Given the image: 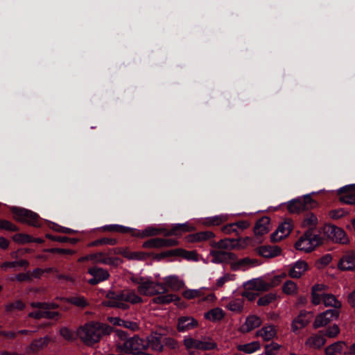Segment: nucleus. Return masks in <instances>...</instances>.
Wrapping results in <instances>:
<instances>
[{"instance_id": "e2e57ef3", "label": "nucleus", "mask_w": 355, "mask_h": 355, "mask_svg": "<svg viewBox=\"0 0 355 355\" xmlns=\"http://www.w3.org/2000/svg\"><path fill=\"white\" fill-rule=\"evenodd\" d=\"M0 229L10 232H16L18 230L15 225L6 220H0Z\"/></svg>"}, {"instance_id": "f3484780", "label": "nucleus", "mask_w": 355, "mask_h": 355, "mask_svg": "<svg viewBox=\"0 0 355 355\" xmlns=\"http://www.w3.org/2000/svg\"><path fill=\"white\" fill-rule=\"evenodd\" d=\"M355 187L353 185H347L343 187L338 190L340 195V200L345 204H355V193L354 192Z\"/></svg>"}, {"instance_id": "2eb2a0df", "label": "nucleus", "mask_w": 355, "mask_h": 355, "mask_svg": "<svg viewBox=\"0 0 355 355\" xmlns=\"http://www.w3.org/2000/svg\"><path fill=\"white\" fill-rule=\"evenodd\" d=\"M198 322L193 317L182 316L178 320L177 329L180 332L188 331L198 327Z\"/></svg>"}, {"instance_id": "37998d69", "label": "nucleus", "mask_w": 355, "mask_h": 355, "mask_svg": "<svg viewBox=\"0 0 355 355\" xmlns=\"http://www.w3.org/2000/svg\"><path fill=\"white\" fill-rule=\"evenodd\" d=\"M118 243V240L114 238L103 237L96 239L88 244L89 247L100 246V245H115Z\"/></svg>"}, {"instance_id": "4468645a", "label": "nucleus", "mask_w": 355, "mask_h": 355, "mask_svg": "<svg viewBox=\"0 0 355 355\" xmlns=\"http://www.w3.org/2000/svg\"><path fill=\"white\" fill-rule=\"evenodd\" d=\"M110 254H121L129 260H144L146 257V254L142 252H132L127 248H116L112 249L109 252Z\"/></svg>"}, {"instance_id": "680f3d73", "label": "nucleus", "mask_w": 355, "mask_h": 355, "mask_svg": "<svg viewBox=\"0 0 355 355\" xmlns=\"http://www.w3.org/2000/svg\"><path fill=\"white\" fill-rule=\"evenodd\" d=\"M339 327L337 324H333L325 330L324 336L329 338H335L339 334Z\"/></svg>"}, {"instance_id": "423d86ee", "label": "nucleus", "mask_w": 355, "mask_h": 355, "mask_svg": "<svg viewBox=\"0 0 355 355\" xmlns=\"http://www.w3.org/2000/svg\"><path fill=\"white\" fill-rule=\"evenodd\" d=\"M11 210L17 220L35 227L40 225L38 215L32 211L18 207H12Z\"/></svg>"}, {"instance_id": "6e6552de", "label": "nucleus", "mask_w": 355, "mask_h": 355, "mask_svg": "<svg viewBox=\"0 0 355 355\" xmlns=\"http://www.w3.org/2000/svg\"><path fill=\"white\" fill-rule=\"evenodd\" d=\"M324 231L334 242L342 244L348 243V239L345 232L338 227L332 225H326Z\"/></svg>"}, {"instance_id": "052dcab7", "label": "nucleus", "mask_w": 355, "mask_h": 355, "mask_svg": "<svg viewBox=\"0 0 355 355\" xmlns=\"http://www.w3.org/2000/svg\"><path fill=\"white\" fill-rule=\"evenodd\" d=\"M163 345L170 349H176L179 347L178 341L170 337H163Z\"/></svg>"}, {"instance_id": "09e8293b", "label": "nucleus", "mask_w": 355, "mask_h": 355, "mask_svg": "<svg viewBox=\"0 0 355 355\" xmlns=\"http://www.w3.org/2000/svg\"><path fill=\"white\" fill-rule=\"evenodd\" d=\"M183 344L188 351L199 349L200 340L194 339L191 336H185Z\"/></svg>"}, {"instance_id": "ea45409f", "label": "nucleus", "mask_w": 355, "mask_h": 355, "mask_svg": "<svg viewBox=\"0 0 355 355\" xmlns=\"http://www.w3.org/2000/svg\"><path fill=\"white\" fill-rule=\"evenodd\" d=\"M236 241L234 239H224L218 242H213L211 243L214 248L224 250H234Z\"/></svg>"}, {"instance_id": "72a5a7b5", "label": "nucleus", "mask_w": 355, "mask_h": 355, "mask_svg": "<svg viewBox=\"0 0 355 355\" xmlns=\"http://www.w3.org/2000/svg\"><path fill=\"white\" fill-rule=\"evenodd\" d=\"M31 305L33 308L44 309L43 318L53 319L59 315L58 312L51 311L49 310L51 307H53L51 304L42 302H33Z\"/></svg>"}, {"instance_id": "8fccbe9b", "label": "nucleus", "mask_w": 355, "mask_h": 355, "mask_svg": "<svg viewBox=\"0 0 355 355\" xmlns=\"http://www.w3.org/2000/svg\"><path fill=\"white\" fill-rule=\"evenodd\" d=\"M301 199L303 205L304 211L312 209L318 206V203L311 197L310 194H306L304 196V197L302 198Z\"/></svg>"}, {"instance_id": "c9c22d12", "label": "nucleus", "mask_w": 355, "mask_h": 355, "mask_svg": "<svg viewBox=\"0 0 355 355\" xmlns=\"http://www.w3.org/2000/svg\"><path fill=\"white\" fill-rule=\"evenodd\" d=\"M161 230L153 227H148L144 230H139L132 228V236L139 238H144L151 236H155L161 233Z\"/></svg>"}, {"instance_id": "603ef678", "label": "nucleus", "mask_w": 355, "mask_h": 355, "mask_svg": "<svg viewBox=\"0 0 355 355\" xmlns=\"http://www.w3.org/2000/svg\"><path fill=\"white\" fill-rule=\"evenodd\" d=\"M178 297L173 294H167L158 296L153 299V302L157 304H168L173 301L178 300Z\"/></svg>"}, {"instance_id": "f257e3e1", "label": "nucleus", "mask_w": 355, "mask_h": 355, "mask_svg": "<svg viewBox=\"0 0 355 355\" xmlns=\"http://www.w3.org/2000/svg\"><path fill=\"white\" fill-rule=\"evenodd\" d=\"M112 328L98 322H88L77 330L78 337L86 345H92L98 343L103 335L110 334Z\"/></svg>"}, {"instance_id": "f704fd0d", "label": "nucleus", "mask_w": 355, "mask_h": 355, "mask_svg": "<svg viewBox=\"0 0 355 355\" xmlns=\"http://www.w3.org/2000/svg\"><path fill=\"white\" fill-rule=\"evenodd\" d=\"M346 348V343L338 341L329 345L325 348L326 355H343Z\"/></svg>"}, {"instance_id": "58836bf2", "label": "nucleus", "mask_w": 355, "mask_h": 355, "mask_svg": "<svg viewBox=\"0 0 355 355\" xmlns=\"http://www.w3.org/2000/svg\"><path fill=\"white\" fill-rule=\"evenodd\" d=\"M261 348L259 341H252L245 344H240L236 346V349L245 354H252Z\"/></svg>"}, {"instance_id": "338daca9", "label": "nucleus", "mask_w": 355, "mask_h": 355, "mask_svg": "<svg viewBox=\"0 0 355 355\" xmlns=\"http://www.w3.org/2000/svg\"><path fill=\"white\" fill-rule=\"evenodd\" d=\"M184 298L191 300L196 298L197 297H200L201 295L200 290H194V289H187L184 291L182 293Z\"/></svg>"}, {"instance_id": "a19ab883", "label": "nucleus", "mask_w": 355, "mask_h": 355, "mask_svg": "<svg viewBox=\"0 0 355 355\" xmlns=\"http://www.w3.org/2000/svg\"><path fill=\"white\" fill-rule=\"evenodd\" d=\"M257 263L255 260L250 259L249 258H244L239 260L238 261L232 264V269L236 270H245L249 266H253Z\"/></svg>"}, {"instance_id": "69168bd1", "label": "nucleus", "mask_w": 355, "mask_h": 355, "mask_svg": "<svg viewBox=\"0 0 355 355\" xmlns=\"http://www.w3.org/2000/svg\"><path fill=\"white\" fill-rule=\"evenodd\" d=\"M236 241L235 243V249H243L246 248L251 241V239L249 237L234 239Z\"/></svg>"}, {"instance_id": "0eeeda50", "label": "nucleus", "mask_w": 355, "mask_h": 355, "mask_svg": "<svg viewBox=\"0 0 355 355\" xmlns=\"http://www.w3.org/2000/svg\"><path fill=\"white\" fill-rule=\"evenodd\" d=\"M338 310L328 309L316 315L313 326L315 329L324 327L334 320L338 319Z\"/></svg>"}, {"instance_id": "b1692460", "label": "nucleus", "mask_w": 355, "mask_h": 355, "mask_svg": "<svg viewBox=\"0 0 355 355\" xmlns=\"http://www.w3.org/2000/svg\"><path fill=\"white\" fill-rule=\"evenodd\" d=\"M271 229L270 219L267 216L260 218L255 224L254 232L256 235H263L267 234Z\"/></svg>"}, {"instance_id": "6ab92c4d", "label": "nucleus", "mask_w": 355, "mask_h": 355, "mask_svg": "<svg viewBox=\"0 0 355 355\" xmlns=\"http://www.w3.org/2000/svg\"><path fill=\"white\" fill-rule=\"evenodd\" d=\"M310 322L309 313L302 311L300 314L293 320L291 324V329L293 332H296L305 327Z\"/></svg>"}, {"instance_id": "a211bd4d", "label": "nucleus", "mask_w": 355, "mask_h": 355, "mask_svg": "<svg viewBox=\"0 0 355 355\" xmlns=\"http://www.w3.org/2000/svg\"><path fill=\"white\" fill-rule=\"evenodd\" d=\"M308 264L304 261H297L290 266L288 275L292 278H300L308 270Z\"/></svg>"}, {"instance_id": "20e7f679", "label": "nucleus", "mask_w": 355, "mask_h": 355, "mask_svg": "<svg viewBox=\"0 0 355 355\" xmlns=\"http://www.w3.org/2000/svg\"><path fill=\"white\" fill-rule=\"evenodd\" d=\"M136 283L138 292L143 295L152 296L167 292L163 284L154 282L150 277H141Z\"/></svg>"}, {"instance_id": "13d9d810", "label": "nucleus", "mask_w": 355, "mask_h": 355, "mask_svg": "<svg viewBox=\"0 0 355 355\" xmlns=\"http://www.w3.org/2000/svg\"><path fill=\"white\" fill-rule=\"evenodd\" d=\"M15 242L18 243H27L33 241V239L28 234H17L13 236Z\"/></svg>"}, {"instance_id": "1a4fd4ad", "label": "nucleus", "mask_w": 355, "mask_h": 355, "mask_svg": "<svg viewBox=\"0 0 355 355\" xmlns=\"http://www.w3.org/2000/svg\"><path fill=\"white\" fill-rule=\"evenodd\" d=\"M87 272L92 276V278L88 280V283L91 285H96L107 280L110 277V274L106 269L97 266L89 268Z\"/></svg>"}, {"instance_id": "7c9ffc66", "label": "nucleus", "mask_w": 355, "mask_h": 355, "mask_svg": "<svg viewBox=\"0 0 355 355\" xmlns=\"http://www.w3.org/2000/svg\"><path fill=\"white\" fill-rule=\"evenodd\" d=\"M325 341L322 335L313 334L307 338L305 342V346L310 349H320L324 346Z\"/></svg>"}, {"instance_id": "49530a36", "label": "nucleus", "mask_w": 355, "mask_h": 355, "mask_svg": "<svg viewBox=\"0 0 355 355\" xmlns=\"http://www.w3.org/2000/svg\"><path fill=\"white\" fill-rule=\"evenodd\" d=\"M29 263L26 260H20L15 261H6L1 265V268L6 271L8 268H14L15 267H28Z\"/></svg>"}, {"instance_id": "7ed1b4c3", "label": "nucleus", "mask_w": 355, "mask_h": 355, "mask_svg": "<svg viewBox=\"0 0 355 355\" xmlns=\"http://www.w3.org/2000/svg\"><path fill=\"white\" fill-rule=\"evenodd\" d=\"M127 302L139 304L142 302V299L136 294L134 290H124L115 298L104 301L102 304L106 306L127 309L129 307Z\"/></svg>"}, {"instance_id": "f03ea898", "label": "nucleus", "mask_w": 355, "mask_h": 355, "mask_svg": "<svg viewBox=\"0 0 355 355\" xmlns=\"http://www.w3.org/2000/svg\"><path fill=\"white\" fill-rule=\"evenodd\" d=\"M113 334L114 339L118 342L116 347L121 352L131 353L134 355L136 352L146 349L147 344L145 339L138 336L128 338L126 332L122 330H115Z\"/></svg>"}, {"instance_id": "4c0bfd02", "label": "nucleus", "mask_w": 355, "mask_h": 355, "mask_svg": "<svg viewBox=\"0 0 355 355\" xmlns=\"http://www.w3.org/2000/svg\"><path fill=\"white\" fill-rule=\"evenodd\" d=\"M104 232H116L121 234L129 233L132 235V228L118 224L106 225L101 227Z\"/></svg>"}, {"instance_id": "5701e85b", "label": "nucleus", "mask_w": 355, "mask_h": 355, "mask_svg": "<svg viewBox=\"0 0 355 355\" xmlns=\"http://www.w3.org/2000/svg\"><path fill=\"white\" fill-rule=\"evenodd\" d=\"M248 290L256 291H265L270 289L268 282L262 278H256L248 282L245 284Z\"/></svg>"}, {"instance_id": "bf43d9fd", "label": "nucleus", "mask_w": 355, "mask_h": 355, "mask_svg": "<svg viewBox=\"0 0 355 355\" xmlns=\"http://www.w3.org/2000/svg\"><path fill=\"white\" fill-rule=\"evenodd\" d=\"M142 246L144 248L149 249L162 248V245L160 244V241L159 238L148 240L143 243Z\"/></svg>"}, {"instance_id": "0e129e2a", "label": "nucleus", "mask_w": 355, "mask_h": 355, "mask_svg": "<svg viewBox=\"0 0 355 355\" xmlns=\"http://www.w3.org/2000/svg\"><path fill=\"white\" fill-rule=\"evenodd\" d=\"M103 264L116 266L122 263L121 259L117 257H111L107 254L105 259L101 261Z\"/></svg>"}, {"instance_id": "3c124183", "label": "nucleus", "mask_w": 355, "mask_h": 355, "mask_svg": "<svg viewBox=\"0 0 355 355\" xmlns=\"http://www.w3.org/2000/svg\"><path fill=\"white\" fill-rule=\"evenodd\" d=\"M217 344L209 338H204L200 340L199 349L210 350L216 348Z\"/></svg>"}, {"instance_id": "39448f33", "label": "nucleus", "mask_w": 355, "mask_h": 355, "mask_svg": "<svg viewBox=\"0 0 355 355\" xmlns=\"http://www.w3.org/2000/svg\"><path fill=\"white\" fill-rule=\"evenodd\" d=\"M321 243V239L318 235L313 234L312 232L306 231L295 243L297 250L309 252Z\"/></svg>"}, {"instance_id": "c03bdc74", "label": "nucleus", "mask_w": 355, "mask_h": 355, "mask_svg": "<svg viewBox=\"0 0 355 355\" xmlns=\"http://www.w3.org/2000/svg\"><path fill=\"white\" fill-rule=\"evenodd\" d=\"M287 208L289 212L293 214L304 211L302 199L298 198L291 200L287 205Z\"/></svg>"}, {"instance_id": "412c9836", "label": "nucleus", "mask_w": 355, "mask_h": 355, "mask_svg": "<svg viewBox=\"0 0 355 355\" xmlns=\"http://www.w3.org/2000/svg\"><path fill=\"white\" fill-rule=\"evenodd\" d=\"M259 255L266 258H274L282 254V249L277 245H262L257 248Z\"/></svg>"}, {"instance_id": "ddd939ff", "label": "nucleus", "mask_w": 355, "mask_h": 355, "mask_svg": "<svg viewBox=\"0 0 355 355\" xmlns=\"http://www.w3.org/2000/svg\"><path fill=\"white\" fill-rule=\"evenodd\" d=\"M168 256H179L183 257L184 259L188 261H198L199 260V256L196 251H188L181 248L170 250L167 252L162 253L160 255V257H162Z\"/></svg>"}, {"instance_id": "5fc2aeb1", "label": "nucleus", "mask_w": 355, "mask_h": 355, "mask_svg": "<svg viewBox=\"0 0 355 355\" xmlns=\"http://www.w3.org/2000/svg\"><path fill=\"white\" fill-rule=\"evenodd\" d=\"M276 295L275 293H267L263 296L259 297L257 301L259 306H266L274 302L276 299Z\"/></svg>"}, {"instance_id": "6e6d98bb", "label": "nucleus", "mask_w": 355, "mask_h": 355, "mask_svg": "<svg viewBox=\"0 0 355 355\" xmlns=\"http://www.w3.org/2000/svg\"><path fill=\"white\" fill-rule=\"evenodd\" d=\"M235 275L230 273H225L223 277L218 278L216 280V287L221 288L225 284L232 282L235 279Z\"/></svg>"}, {"instance_id": "c756f323", "label": "nucleus", "mask_w": 355, "mask_h": 355, "mask_svg": "<svg viewBox=\"0 0 355 355\" xmlns=\"http://www.w3.org/2000/svg\"><path fill=\"white\" fill-rule=\"evenodd\" d=\"M225 316V312L219 307L211 309L204 314L205 318L211 322H218L221 321Z\"/></svg>"}, {"instance_id": "2f4dec72", "label": "nucleus", "mask_w": 355, "mask_h": 355, "mask_svg": "<svg viewBox=\"0 0 355 355\" xmlns=\"http://www.w3.org/2000/svg\"><path fill=\"white\" fill-rule=\"evenodd\" d=\"M318 224V218L313 213H307L304 216L302 221V227L306 229L307 231L312 232Z\"/></svg>"}, {"instance_id": "cd10ccee", "label": "nucleus", "mask_w": 355, "mask_h": 355, "mask_svg": "<svg viewBox=\"0 0 355 355\" xmlns=\"http://www.w3.org/2000/svg\"><path fill=\"white\" fill-rule=\"evenodd\" d=\"M214 237L215 234L214 232L211 231H204L189 234L187 236V241L190 243L202 242L211 239Z\"/></svg>"}, {"instance_id": "393cba45", "label": "nucleus", "mask_w": 355, "mask_h": 355, "mask_svg": "<svg viewBox=\"0 0 355 355\" xmlns=\"http://www.w3.org/2000/svg\"><path fill=\"white\" fill-rule=\"evenodd\" d=\"M50 340L49 337L44 336L32 341L29 346L26 349L28 354H34L44 348Z\"/></svg>"}, {"instance_id": "e433bc0d", "label": "nucleus", "mask_w": 355, "mask_h": 355, "mask_svg": "<svg viewBox=\"0 0 355 355\" xmlns=\"http://www.w3.org/2000/svg\"><path fill=\"white\" fill-rule=\"evenodd\" d=\"M322 302L324 304L325 306H330L334 308V310H338L341 308L342 304L337 299V297L332 294L325 293L322 294Z\"/></svg>"}, {"instance_id": "79ce46f5", "label": "nucleus", "mask_w": 355, "mask_h": 355, "mask_svg": "<svg viewBox=\"0 0 355 355\" xmlns=\"http://www.w3.org/2000/svg\"><path fill=\"white\" fill-rule=\"evenodd\" d=\"M191 230L190 227L187 223L175 224L173 226L171 230L167 232L165 234L167 236L170 235H181L183 232H189Z\"/></svg>"}, {"instance_id": "774afa93", "label": "nucleus", "mask_w": 355, "mask_h": 355, "mask_svg": "<svg viewBox=\"0 0 355 355\" xmlns=\"http://www.w3.org/2000/svg\"><path fill=\"white\" fill-rule=\"evenodd\" d=\"M60 335L67 340H72L74 338L73 332L67 327H62L60 329Z\"/></svg>"}, {"instance_id": "bb28decb", "label": "nucleus", "mask_w": 355, "mask_h": 355, "mask_svg": "<svg viewBox=\"0 0 355 355\" xmlns=\"http://www.w3.org/2000/svg\"><path fill=\"white\" fill-rule=\"evenodd\" d=\"M166 288H168L172 291H179L184 286L183 280L180 279L178 276L170 275L164 278ZM168 290V288H166Z\"/></svg>"}, {"instance_id": "a18cd8bd", "label": "nucleus", "mask_w": 355, "mask_h": 355, "mask_svg": "<svg viewBox=\"0 0 355 355\" xmlns=\"http://www.w3.org/2000/svg\"><path fill=\"white\" fill-rule=\"evenodd\" d=\"M282 291L286 295H295L297 293L298 287L294 282L288 280L283 284Z\"/></svg>"}, {"instance_id": "864d4df0", "label": "nucleus", "mask_w": 355, "mask_h": 355, "mask_svg": "<svg viewBox=\"0 0 355 355\" xmlns=\"http://www.w3.org/2000/svg\"><path fill=\"white\" fill-rule=\"evenodd\" d=\"M67 301L74 306L82 309L87 307L89 305L87 300L83 296L80 295L71 297L69 298Z\"/></svg>"}, {"instance_id": "9d476101", "label": "nucleus", "mask_w": 355, "mask_h": 355, "mask_svg": "<svg viewBox=\"0 0 355 355\" xmlns=\"http://www.w3.org/2000/svg\"><path fill=\"white\" fill-rule=\"evenodd\" d=\"M338 268L343 271L355 269V251H347L340 257Z\"/></svg>"}, {"instance_id": "473e14b6", "label": "nucleus", "mask_w": 355, "mask_h": 355, "mask_svg": "<svg viewBox=\"0 0 355 355\" xmlns=\"http://www.w3.org/2000/svg\"><path fill=\"white\" fill-rule=\"evenodd\" d=\"M327 286L324 284H315L312 287L311 290V302L315 305H318L322 302V294H325L324 291Z\"/></svg>"}, {"instance_id": "aec40b11", "label": "nucleus", "mask_w": 355, "mask_h": 355, "mask_svg": "<svg viewBox=\"0 0 355 355\" xmlns=\"http://www.w3.org/2000/svg\"><path fill=\"white\" fill-rule=\"evenodd\" d=\"M262 323L261 319L255 315H251L246 318L245 322L241 325L240 331L243 333H248L257 327H259Z\"/></svg>"}, {"instance_id": "c85d7f7f", "label": "nucleus", "mask_w": 355, "mask_h": 355, "mask_svg": "<svg viewBox=\"0 0 355 355\" xmlns=\"http://www.w3.org/2000/svg\"><path fill=\"white\" fill-rule=\"evenodd\" d=\"M228 219V215L220 214L202 218V224L207 227L218 226L227 221Z\"/></svg>"}, {"instance_id": "f8f14e48", "label": "nucleus", "mask_w": 355, "mask_h": 355, "mask_svg": "<svg viewBox=\"0 0 355 355\" xmlns=\"http://www.w3.org/2000/svg\"><path fill=\"white\" fill-rule=\"evenodd\" d=\"M293 225L291 221L288 220L281 223L276 231L271 234V241L272 242H278L287 236L291 232Z\"/></svg>"}, {"instance_id": "4d7b16f0", "label": "nucleus", "mask_w": 355, "mask_h": 355, "mask_svg": "<svg viewBox=\"0 0 355 355\" xmlns=\"http://www.w3.org/2000/svg\"><path fill=\"white\" fill-rule=\"evenodd\" d=\"M281 345L277 343L272 342L265 346V354L266 355H275L279 349Z\"/></svg>"}, {"instance_id": "4be33fe9", "label": "nucleus", "mask_w": 355, "mask_h": 355, "mask_svg": "<svg viewBox=\"0 0 355 355\" xmlns=\"http://www.w3.org/2000/svg\"><path fill=\"white\" fill-rule=\"evenodd\" d=\"M277 329L272 324L264 325L256 333L257 336L261 337L264 341H268L275 338Z\"/></svg>"}, {"instance_id": "de8ad7c7", "label": "nucleus", "mask_w": 355, "mask_h": 355, "mask_svg": "<svg viewBox=\"0 0 355 355\" xmlns=\"http://www.w3.org/2000/svg\"><path fill=\"white\" fill-rule=\"evenodd\" d=\"M227 308L236 313H239L243 309V302L241 299L232 300L227 304Z\"/></svg>"}, {"instance_id": "a878e982", "label": "nucleus", "mask_w": 355, "mask_h": 355, "mask_svg": "<svg viewBox=\"0 0 355 355\" xmlns=\"http://www.w3.org/2000/svg\"><path fill=\"white\" fill-rule=\"evenodd\" d=\"M209 256L212 263H220L232 259L234 254L232 253L221 250H211L209 253Z\"/></svg>"}, {"instance_id": "dca6fc26", "label": "nucleus", "mask_w": 355, "mask_h": 355, "mask_svg": "<svg viewBox=\"0 0 355 355\" xmlns=\"http://www.w3.org/2000/svg\"><path fill=\"white\" fill-rule=\"evenodd\" d=\"M146 349L150 348L153 351L162 352L164 349L163 337L157 334H152L145 339Z\"/></svg>"}, {"instance_id": "9b49d317", "label": "nucleus", "mask_w": 355, "mask_h": 355, "mask_svg": "<svg viewBox=\"0 0 355 355\" xmlns=\"http://www.w3.org/2000/svg\"><path fill=\"white\" fill-rule=\"evenodd\" d=\"M250 223L246 220H239L229 223L221 227V232L225 234H240L244 230L249 227Z\"/></svg>"}]
</instances>
